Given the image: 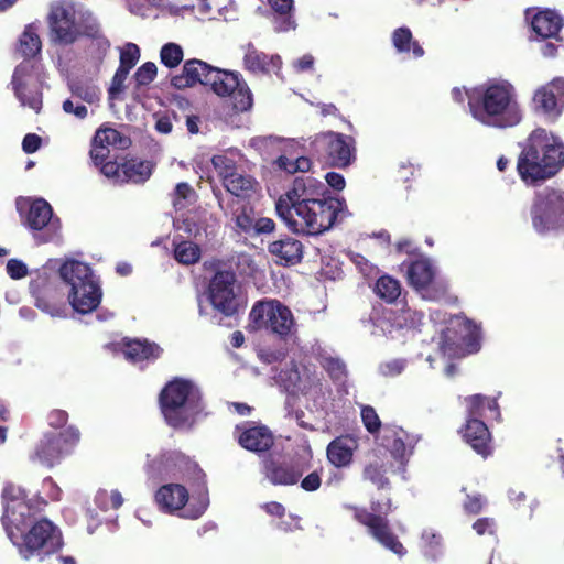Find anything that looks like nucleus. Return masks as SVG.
<instances>
[{"label": "nucleus", "instance_id": "1", "mask_svg": "<svg viewBox=\"0 0 564 564\" xmlns=\"http://www.w3.org/2000/svg\"><path fill=\"white\" fill-rule=\"evenodd\" d=\"M326 192L324 183L312 176L296 177L275 202L276 214L295 234L322 235L350 215L344 198Z\"/></svg>", "mask_w": 564, "mask_h": 564}, {"label": "nucleus", "instance_id": "2", "mask_svg": "<svg viewBox=\"0 0 564 564\" xmlns=\"http://www.w3.org/2000/svg\"><path fill=\"white\" fill-rule=\"evenodd\" d=\"M467 100L470 116L485 127L509 129L523 119L517 88L507 79H488L471 88Z\"/></svg>", "mask_w": 564, "mask_h": 564}, {"label": "nucleus", "instance_id": "3", "mask_svg": "<svg viewBox=\"0 0 564 564\" xmlns=\"http://www.w3.org/2000/svg\"><path fill=\"white\" fill-rule=\"evenodd\" d=\"M564 166V144L552 132L534 129L522 144L517 171L522 182L535 186L558 173Z\"/></svg>", "mask_w": 564, "mask_h": 564}, {"label": "nucleus", "instance_id": "4", "mask_svg": "<svg viewBox=\"0 0 564 564\" xmlns=\"http://www.w3.org/2000/svg\"><path fill=\"white\" fill-rule=\"evenodd\" d=\"M272 372L274 384L291 395H303L310 411L326 415L338 408L332 389L315 369L290 360Z\"/></svg>", "mask_w": 564, "mask_h": 564}, {"label": "nucleus", "instance_id": "5", "mask_svg": "<svg viewBox=\"0 0 564 564\" xmlns=\"http://www.w3.org/2000/svg\"><path fill=\"white\" fill-rule=\"evenodd\" d=\"M161 412L174 429H191L204 412L199 388L191 380L175 379L160 394Z\"/></svg>", "mask_w": 564, "mask_h": 564}, {"label": "nucleus", "instance_id": "6", "mask_svg": "<svg viewBox=\"0 0 564 564\" xmlns=\"http://www.w3.org/2000/svg\"><path fill=\"white\" fill-rule=\"evenodd\" d=\"M435 324H446L440 329L438 347L442 355L454 358L477 352L480 348V330L476 324L463 316H447L441 310L430 315Z\"/></svg>", "mask_w": 564, "mask_h": 564}, {"label": "nucleus", "instance_id": "7", "mask_svg": "<svg viewBox=\"0 0 564 564\" xmlns=\"http://www.w3.org/2000/svg\"><path fill=\"white\" fill-rule=\"evenodd\" d=\"M59 275L68 290V303L79 314L95 311L101 302L102 292L91 268L82 261L67 260L59 268Z\"/></svg>", "mask_w": 564, "mask_h": 564}, {"label": "nucleus", "instance_id": "8", "mask_svg": "<svg viewBox=\"0 0 564 564\" xmlns=\"http://www.w3.org/2000/svg\"><path fill=\"white\" fill-rule=\"evenodd\" d=\"M187 471H193L202 491L199 494L198 503L191 505L181 516L183 518L194 520L198 519L206 511L209 505L205 481L206 475L204 471L188 457L175 449L163 451L147 464L148 475L155 478L176 477Z\"/></svg>", "mask_w": 564, "mask_h": 564}, {"label": "nucleus", "instance_id": "9", "mask_svg": "<svg viewBox=\"0 0 564 564\" xmlns=\"http://www.w3.org/2000/svg\"><path fill=\"white\" fill-rule=\"evenodd\" d=\"M249 321L252 330H265L281 339L291 338L297 333L292 311L278 300L256 302L249 313Z\"/></svg>", "mask_w": 564, "mask_h": 564}, {"label": "nucleus", "instance_id": "10", "mask_svg": "<svg viewBox=\"0 0 564 564\" xmlns=\"http://www.w3.org/2000/svg\"><path fill=\"white\" fill-rule=\"evenodd\" d=\"M409 284L427 301H440L448 291L447 281L441 276L434 262L424 256H417L402 262Z\"/></svg>", "mask_w": 564, "mask_h": 564}, {"label": "nucleus", "instance_id": "11", "mask_svg": "<svg viewBox=\"0 0 564 564\" xmlns=\"http://www.w3.org/2000/svg\"><path fill=\"white\" fill-rule=\"evenodd\" d=\"M530 216L540 235L564 229V188L546 186L535 192Z\"/></svg>", "mask_w": 564, "mask_h": 564}, {"label": "nucleus", "instance_id": "12", "mask_svg": "<svg viewBox=\"0 0 564 564\" xmlns=\"http://www.w3.org/2000/svg\"><path fill=\"white\" fill-rule=\"evenodd\" d=\"M13 544L23 558L36 556L42 561L62 549L63 539L59 529L52 521L42 519L35 522L28 533H20L17 543Z\"/></svg>", "mask_w": 564, "mask_h": 564}, {"label": "nucleus", "instance_id": "13", "mask_svg": "<svg viewBox=\"0 0 564 564\" xmlns=\"http://www.w3.org/2000/svg\"><path fill=\"white\" fill-rule=\"evenodd\" d=\"M17 209L23 224L33 232V237L39 242H48L58 236L61 221L53 216V209L45 199L31 200L20 197L17 199Z\"/></svg>", "mask_w": 564, "mask_h": 564}, {"label": "nucleus", "instance_id": "14", "mask_svg": "<svg viewBox=\"0 0 564 564\" xmlns=\"http://www.w3.org/2000/svg\"><path fill=\"white\" fill-rule=\"evenodd\" d=\"M3 517L2 522L12 543H17L35 513V509L26 500V492L20 486L7 482L2 489Z\"/></svg>", "mask_w": 564, "mask_h": 564}, {"label": "nucleus", "instance_id": "15", "mask_svg": "<svg viewBox=\"0 0 564 564\" xmlns=\"http://www.w3.org/2000/svg\"><path fill=\"white\" fill-rule=\"evenodd\" d=\"M351 509L354 510V518L368 529L369 534L375 540L399 556L405 554L403 545L391 533L388 520L386 517H382V514L387 516L391 511L389 499L384 503L372 502L371 512L355 507Z\"/></svg>", "mask_w": 564, "mask_h": 564}, {"label": "nucleus", "instance_id": "16", "mask_svg": "<svg viewBox=\"0 0 564 564\" xmlns=\"http://www.w3.org/2000/svg\"><path fill=\"white\" fill-rule=\"evenodd\" d=\"M311 149L335 167H347L356 158L354 138L333 131L317 134L311 141Z\"/></svg>", "mask_w": 564, "mask_h": 564}, {"label": "nucleus", "instance_id": "17", "mask_svg": "<svg viewBox=\"0 0 564 564\" xmlns=\"http://www.w3.org/2000/svg\"><path fill=\"white\" fill-rule=\"evenodd\" d=\"M79 432L68 426L63 432L46 433L30 454V460L45 467H53L77 444Z\"/></svg>", "mask_w": 564, "mask_h": 564}, {"label": "nucleus", "instance_id": "18", "mask_svg": "<svg viewBox=\"0 0 564 564\" xmlns=\"http://www.w3.org/2000/svg\"><path fill=\"white\" fill-rule=\"evenodd\" d=\"M219 97H231L237 111H247L253 105L251 90L237 72L215 68L209 76L208 85Z\"/></svg>", "mask_w": 564, "mask_h": 564}, {"label": "nucleus", "instance_id": "19", "mask_svg": "<svg viewBox=\"0 0 564 564\" xmlns=\"http://www.w3.org/2000/svg\"><path fill=\"white\" fill-rule=\"evenodd\" d=\"M12 90L20 105L30 108L35 113L42 109V83L29 62L21 63L13 72L11 79Z\"/></svg>", "mask_w": 564, "mask_h": 564}, {"label": "nucleus", "instance_id": "20", "mask_svg": "<svg viewBox=\"0 0 564 564\" xmlns=\"http://www.w3.org/2000/svg\"><path fill=\"white\" fill-rule=\"evenodd\" d=\"M303 454L300 459L292 462H264V475L275 486H290L299 481L302 475L311 468L312 449L307 441L302 444Z\"/></svg>", "mask_w": 564, "mask_h": 564}, {"label": "nucleus", "instance_id": "21", "mask_svg": "<svg viewBox=\"0 0 564 564\" xmlns=\"http://www.w3.org/2000/svg\"><path fill=\"white\" fill-rule=\"evenodd\" d=\"M235 274L230 271H218L208 288V299L215 310L226 316L236 314L239 300L235 293Z\"/></svg>", "mask_w": 564, "mask_h": 564}, {"label": "nucleus", "instance_id": "22", "mask_svg": "<svg viewBox=\"0 0 564 564\" xmlns=\"http://www.w3.org/2000/svg\"><path fill=\"white\" fill-rule=\"evenodd\" d=\"M73 6L59 4L52 8L50 28L53 40L62 44L73 43L80 35V22Z\"/></svg>", "mask_w": 564, "mask_h": 564}, {"label": "nucleus", "instance_id": "23", "mask_svg": "<svg viewBox=\"0 0 564 564\" xmlns=\"http://www.w3.org/2000/svg\"><path fill=\"white\" fill-rule=\"evenodd\" d=\"M417 441L419 438L415 435L409 434L402 427L384 426L383 429L382 444L399 464L397 471L402 474L403 479H405L404 473L408 459L412 455Z\"/></svg>", "mask_w": 564, "mask_h": 564}, {"label": "nucleus", "instance_id": "24", "mask_svg": "<svg viewBox=\"0 0 564 564\" xmlns=\"http://www.w3.org/2000/svg\"><path fill=\"white\" fill-rule=\"evenodd\" d=\"M533 108L550 120L557 119L564 108V78H556L536 89Z\"/></svg>", "mask_w": 564, "mask_h": 564}, {"label": "nucleus", "instance_id": "25", "mask_svg": "<svg viewBox=\"0 0 564 564\" xmlns=\"http://www.w3.org/2000/svg\"><path fill=\"white\" fill-rule=\"evenodd\" d=\"M130 140L112 128H100L93 139L90 158L95 164H101L110 155V149H126Z\"/></svg>", "mask_w": 564, "mask_h": 564}, {"label": "nucleus", "instance_id": "26", "mask_svg": "<svg viewBox=\"0 0 564 564\" xmlns=\"http://www.w3.org/2000/svg\"><path fill=\"white\" fill-rule=\"evenodd\" d=\"M243 66L256 75L278 74L282 66L280 55H268L259 51L252 43L243 46Z\"/></svg>", "mask_w": 564, "mask_h": 564}, {"label": "nucleus", "instance_id": "27", "mask_svg": "<svg viewBox=\"0 0 564 564\" xmlns=\"http://www.w3.org/2000/svg\"><path fill=\"white\" fill-rule=\"evenodd\" d=\"M215 68L216 67L199 59L186 61L183 65L182 74L173 76L171 84L178 89L192 87L196 84L207 86L210 73H213Z\"/></svg>", "mask_w": 564, "mask_h": 564}, {"label": "nucleus", "instance_id": "28", "mask_svg": "<svg viewBox=\"0 0 564 564\" xmlns=\"http://www.w3.org/2000/svg\"><path fill=\"white\" fill-rule=\"evenodd\" d=\"M188 499V490L180 484L163 485L155 492L159 509L171 514L183 510Z\"/></svg>", "mask_w": 564, "mask_h": 564}, {"label": "nucleus", "instance_id": "29", "mask_svg": "<svg viewBox=\"0 0 564 564\" xmlns=\"http://www.w3.org/2000/svg\"><path fill=\"white\" fill-rule=\"evenodd\" d=\"M463 437L473 449L479 455L486 457L490 454V432L482 420L467 417L466 424L462 430Z\"/></svg>", "mask_w": 564, "mask_h": 564}, {"label": "nucleus", "instance_id": "30", "mask_svg": "<svg viewBox=\"0 0 564 564\" xmlns=\"http://www.w3.org/2000/svg\"><path fill=\"white\" fill-rule=\"evenodd\" d=\"M357 447L358 443L351 436L336 437L327 446V459L337 468L347 467L351 464Z\"/></svg>", "mask_w": 564, "mask_h": 564}, {"label": "nucleus", "instance_id": "31", "mask_svg": "<svg viewBox=\"0 0 564 564\" xmlns=\"http://www.w3.org/2000/svg\"><path fill=\"white\" fill-rule=\"evenodd\" d=\"M122 352L129 361L140 364L155 360L160 357L162 349L145 339H126L122 344Z\"/></svg>", "mask_w": 564, "mask_h": 564}, {"label": "nucleus", "instance_id": "32", "mask_svg": "<svg viewBox=\"0 0 564 564\" xmlns=\"http://www.w3.org/2000/svg\"><path fill=\"white\" fill-rule=\"evenodd\" d=\"M531 26L536 36L541 39L560 40L558 33L563 26V19L552 10L536 12L531 20Z\"/></svg>", "mask_w": 564, "mask_h": 564}, {"label": "nucleus", "instance_id": "33", "mask_svg": "<svg viewBox=\"0 0 564 564\" xmlns=\"http://www.w3.org/2000/svg\"><path fill=\"white\" fill-rule=\"evenodd\" d=\"M300 145L299 141L292 140L288 142L285 151L289 152L290 155L282 154L274 162L279 170L284 171L288 174H295L297 172L305 173L311 170L312 161L310 158L305 155L294 158V155L297 154L295 148Z\"/></svg>", "mask_w": 564, "mask_h": 564}, {"label": "nucleus", "instance_id": "34", "mask_svg": "<svg viewBox=\"0 0 564 564\" xmlns=\"http://www.w3.org/2000/svg\"><path fill=\"white\" fill-rule=\"evenodd\" d=\"M246 162L245 155L237 149H229L212 158L213 166L221 181L238 171H243Z\"/></svg>", "mask_w": 564, "mask_h": 564}, {"label": "nucleus", "instance_id": "35", "mask_svg": "<svg viewBox=\"0 0 564 564\" xmlns=\"http://www.w3.org/2000/svg\"><path fill=\"white\" fill-rule=\"evenodd\" d=\"M269 251L280 263L295 264L303 254L302 243L291 237L273 241L269 245Z\"/></svg>", "mask_w": 564, "mask_h": 564}, {"label": "nucleus", "instance_id": "36", "mask_svg": "<svg viewBox=\"0 0 564 564\" xmlns=\"http://www.w3.org/2000/svg\"><path fill=\"white\" fill-rule=\"evenodd\" d=\"M239 443L248 451L263 452L273 444V436L265 426H252L239 435Z\"/></svg>", "mask_w": 564, "mask_h": 564}, {"label": "nucleus", "instance_id": "37", "mask_svg": "<svg viewBox=\"0 0 564 564\" xmlns=\"http://www.w3.org/2000/svg\"><path fill=\"white\" fill-rule=\"evenodd\" d=\"M467 405V417L496 419L500 416L499 405L495 399L475 394L465 398Z\"/></svg>", "mask_w": 564, "mask_h": 564}, {"label": "nucleus", "instance_id": "38", "mask_svg": "<svg viewBox=\"0 0 564 564\" xmlns=\"http://www.w3.org/2000/svg\"><path fill=\"white\" fill-rule=\"evenodd\" d=\"M274 11L273 28L276 32L295 30L296 22L292 14L293 0H268Z\"/></svg>", "mask_w": 564, "mask_h": 564}, {"label": "nucleus", "instance_id": "39", "mask_svg": "<svg viewBox=\"0 0 564 564\" xmlns=\"http://www.w3.org/2000/svg\"><path fill=\"white\" fill-rule=\"evenodd\" d=\"M224 187L234 196L248 198L256 193L258 183L250 175L238 171L221 181Z\"/></svg>", "mask_w": 564, "mask_h": 564}, {"label": "nucleus", "instance_id": "40", "mask_svg": "<svg viewBox=\"0 0 564 564\" xmlns=\"http://www.w3.org/2000/svg\"><path fill=\"white\" fill-rule=\"evenodd\" d=\"M321 365L336 384L338 399L348 394L347 368L344 361L335 357H323Z\"/></svg>", "mask_w": 564, "mask_h": 564}, {"label": "nucleus", "instance_id": "41", "mask_svg": "<svg viewBox=\"0 0 564 564\" xmlns=\"http://www.w3.org/2000/svg\"><path fill=\"white\" fill-rule=\"evenodd\" d=\"M68 86L72 96L89 106L94 113V108L99 106L101 99L100 88L90 82H72Z\"/></svg>", "mask_w": 564, "mask_h": 564}, {"label": "nucleus", "instance_id": "42", "mask_svg": "<svg viewBox=\"0 0 564 564\" xmlns=\"http://www.w3.org/2000/svg\"><path fill=\"white\" fill-rule=\"evenodd\" d=\"M123 183H142L147 181L152 173V164L149 161L137 159L127 160L122 163Z\"/></svg>", "mask_w": 564, "mask_h": 564}, {"label": "nucleus", "instance_id": "43", "mask_svg": "<svg viewBox=\"0 0 564 564\" xmlns=\"http://www.w3.org/2000/svg\"><path fill=\"white\" fill-rule=\"evenodd\" d=\"M392 43L399 53H409L412 50L413 56L419 58L424 55V50L412 39L409 28L402 26L392 33Z\"/></svg>", "mask_w": 564, "mask_h": 564}, {"label": "nucleus", "instance_id": "44", "mask_svg": "<svg viewBox=\"0 0 564 564\" xmlns=\"http://www.w3.org/2000/svg\"><path fill=\"white\" fill-rule=\"evenodd\" d=\"M41 40L34 25H28L19 40V52L26 58L41 52Z\"/></svg>", "mask_w": 564, "mask_h": 564}, {"label": "nucleus", "instance_id": "45", "mask_svg": "<svg viewBox=\"0 0 564 564\" xmlns=\"http://www.w3.org/2000/svg\"><path fill=\"white\" fill-rule=\"evenodd\" d=\"M375 292L386 302L392 303L400 296L401 286L398 280L389 275H384L378 279Z\"/></svg>", "mask_w": 564, "mask_h": 564}, {"label": "nucleus", "instance_id": "46", "mask_svg": "<svg viewBox=\"0 0 564 564\" xmlns=\"http://www.w3.org/2000/svg\"><path fill=\"white\" fill-rule=\"evenodd\" d=\"M174 258L182 264H193L200 259V248L192 241L175 243Z\"/></svg>", "mask_w": 564, "mask_h": 564}, {"label": "nucleus", "instance_id": "47", "mask_svg": "<svg viewBox=\"0 0 564 564\" xmlns=\"http://www.w3.org/2000/svg\"><path fill=\"white\" fill-rule=\"evenodd\" d=\"M422 550L425 556L437 560L443 554L442 536L432 529L424 530L422 533Z\"/></svg>", "mask_w": 564, "mask_h": 564}, {"label": "nucleus", "instance_id": "48", "mask_svg": "<svg viewBox=\"0 0 564 564\" xmlns=\"http://www.w3.org/2000/svg\"><path fill=\"white\" fill-rule=\"evenodd\" d=\"M95 503L102 511H107L118 509L123 503V498L118 490L99 489L95 496Z\"/></svg>", "mask_w": 564, "mask_h": 564}, {"label": "nucleus", "instance_id": "49", "mask_svg": "<svg viewBox=\"0 0 564 564\" xmlns=\"http://www.w3.org/2000/svg\"><path fill=\"white\" fill-rule=\"evenodd\" d=\"M160 59L164 66L175 68L183 59V48L176 43L164 44L160 51Z\"/></svg>", "mask_w": 564, "mask_h": 564}, {"label": "nucleus", "instance_id": "50", "mask_svg": "<svg viewBox=\"0 0 564 564\" xmlns=\"http://www.w3.org/2000/svg\"><path fill=\"white\" fill-rule=\"evenodd\" d=\"M386 473L384 464L380 460H375L366 466L364 476L378 488H384L388 485V479L384 476Z\"/></svg>", "mask_w": 564, "mask_h": 564}, {"label": "nucleus", "instance_id": "51", "mask_svg": "<svg viewBox=\"0 0 564 564\" xmlns=\"http://www.w3.org/2000/svg\"><path fill=\"white\" fill-rule=\"evenodd\" d=\"M84 21L85 24L80 22V34L96 39L99 47L107 50L109 47V42L100 35V28L97 20L88 13Z\"/></svg>", "mask_w": 564, "mask_h": 564}, {"label": "nucleus", "instance_id": "52", "mask_svg": "<svg viewBox=\"0 0 564 564\" xmlns=\"http://www.w3.org/2000/svg\"><path fill=\"white\" fill-rule=\"evenodd\" d=\"M408 367V359L393 358L379 364L378 372L384 378H395L400 376Z\"/></svg>", "mask_w": 564, "mask_h": 564}, {"label": "nucleus", "instance_id": "53", "mask_svg": "<svg viewBox=\"0 0 564 564\" xmlns=\"http://www.w3.org/2000/svg\"><path fill=\"white\" fill-rule=\"evenodd\" d=\"M232 220L238 231L245 234H252V228L254 227V218L253 209L251 207H241V209L234 215Z\"/></svg>", "mask_w": 564, "mask_h": 564}, {"label": "nucleus", "instance_id": "54", "mask_svg": "<svg viewBox=\"0 0 564 564\" xmlns=\"http://www.w3.org/2000/svg\"><path fill=\"white\" fill-rule=\"evenodd\" d=\"M140 59V50L134 43H127L120 50V68L130 72Z\"/></svg>", "mask_w": 564, "mask_h": 564}, {"label": "nucleus", "instance_id": "55", "mask_svg": "<svg viewBox=\"0 0 564 564\" xmlns=\"http://www.w3.org/2000/svg\"><path fill=\"white\" fill-rule=\"evenodd\" d=\"M195 198V193L187 183H178L175 187L173 205L181 210L191 204Z\"/></svg>", "mask_w": 564, "mask_h": 564}, {"label": "nucleus", "instance_id": "56", "mask_svg": "<svg viewBox=\"0 0 564 564\" xmlns=\"http://www.w3.org/2000/svg\"><path fill=\"white\" fill-rule=\"evenodd\" d=\"M62 109L65 113L74 116L79 120H84L89 116L90 107L70 96V98L63 101Z\"/></svg>", "mask_w": 564, "mask_h": 564}, {"label": "nucleus", "instance_id": "57", "mask_svg": "<svg viewBox=\"0 0 564 564\" xmlns=\"http://www.w3.org/2000/svg\"><path fill=\"white\" fill-rule=\"evenodd\" d=\"M373 324V335H391L393 324L391 323V312H384L379 315V312H375L370 317Z\"/></svg>", "mask_w": 564, "mask_h": 564}, {"label": "nucleus", "instance_id": "58", "mask_svg": "<svg viewBox=\"0 0 564 564\" xmlns=\"http://www.w3.org/2000/svg\"><path fill=\"white\" fill-rule=\"evenodd\" d=\"M422 319H423L422 312L406 307V308L402 310L400 315L397 317V324L400 327L408 326V327L415 328L419 325H421Z\"/></svg>", "mask_w": 564, "mask_h": 564}, {"label": "nucleus", "instance_id": "59", "mask_svg": "<svg viewBox=\"0 0 564 564\" xmlns=\"http://www.w3.org/2000/svg\"><path fill=\"white\" fill-rule=\"evenodd\" d=\"M97 166H100V172L109 180H111L113 183H123V173H122V164L119 165L118 163L113 161L106 160L101 164H96Z\"/></svg>", "mask_w": 564, "mask_h": 564}, {"label": "nucleus", "instance_id": "60", "mask_svg": "<svg viewBox=\"0 0 564 564\" xmlns=\"http://www.w3.org/2000/svg\"><path fill=\"white\" fill-rule=\"evenodd\" d=\"M361 419L368 432L373 434L379 431L381 422L373 408L369 405L362 406Z\"/></svg>", "mask_w": 564, "mask_h": 564}, {"label": "nucleus", "instance_id": "61", "mask_svg": "<svg viewBox=\"0 0 564 564\" xmlns=\"http://www.w3.org/2000/svg\"><path fill=\"white\" fill-rule=\"evenodd\" d=\"M156 70L158 68L154 63L147 62L137 69L134 79L138 85H148L154 79Z\"/></svg>", "mask_w": 564, "mask_h": 564}, {"label": "nucleus", "instance_id": "62", "mask_svg": "<svg viewBox=\"0 0 564 564\" xmlns=\"http://www.w3.org/2000/svg\"><path fill=\"white\" fill-rule=\"evenodd\" d=\"M176 118L174 112L155 113V130L162 134H169L173 129V120Z\"/></svg>", "mask_w": 564, "mask_h": 564}, {"label": "nucleus", "instance_id": "63", "mask_svg": "<svg viewBox=\"0 0 564 564\" xmlns=\"http://www.w3.org/2000/svg\"><path fill=\"white\" fill-rule=\"evenodd\" d=\"M129 73L130 72L118 67L117 72L111 80V85L109 87L110 98H115L118 94H120L123 90V87H124L123 84H124V80L127 79Z\"/></svg>", "mask_w": 564, "mask_h": 564}, {"label": "nucleus", "instance_id": "64", "mask_svg": "<svg viewBox=\"0 0 564 564\" xmlns=\"http://www.w3.org/2000/svg\"><path fill=\"white\" fill-rule=\"evenodd\" d=\"M36 306L53 317H66V308L64 305L50 304L45 300L36 296Z\"/></svg>", "mask_w": 564, "mask_h": 564}]
</instances>
